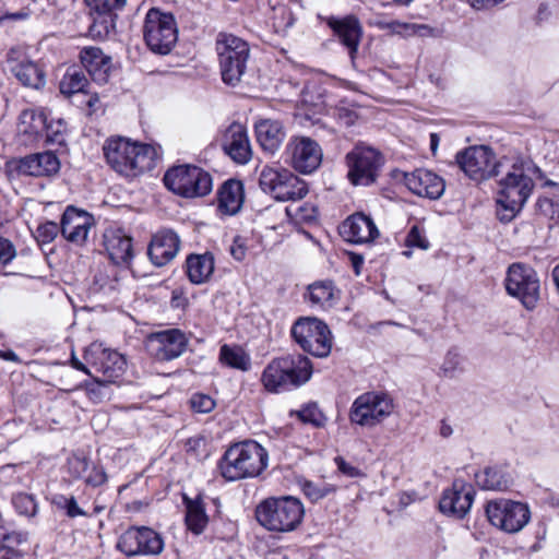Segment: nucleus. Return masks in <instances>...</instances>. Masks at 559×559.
Returning <instances> with one entry per match:
<instances>
[{"label":"nucleus","instance_id":"nucleus-1","mask_svg":"<svg viewBox=\"0 0 559 559\" xmlns=\"http://www.w3.org/2000/svg\"><path fill=\"white\" fill-rule=\"evenodd\" d=\"M530 164L522 160L509 164L506 159L503 177L499 180V192L497 204L499 209L497 215L501 222L508 223L522 210L530 198L534 182L527 175Z\"/></svg>","mask_w":559,"mask_h":559},{"label":"nucleus","instance_id":"nucleus-2","mask_svg":"<svg viewBox=\"0 0 559 559\" xmlns=\"http://www.w3.org/2000/svg\"><path fill=\"white\" fill-rule=\"evenodd\" d=\"M269 463L267 451L254 440L231 444L219 460L217 467L228 481L259 476Z\"/></svg>","mask_w":559,"mask_h":559},{"label":"nucleus","instance_id":"nucleus-3","mask_svg":"<svg viewBox=\"0 0 559 559\" xmlns=\"http://www.w3.org/2000/svg\"><path fill=\"white\" fill-rule=\"evenodd\" d=\"M109 166L126 177H136L155 165L156 148L124 138L108 139L103 147Z\"/></svg>","mask_w":559,"mask_h":559},{"label":"nucleus","instance_id":"nucleus-4","mask_svg":"<svg viewBox=\"0 0 559 559\" xmlns=\"http://www.w3.org/2000/svg\"><path fill=\"white\" fill-rule=\"evenodd\" d=\"M312 364L301 354L272 359L262 372L261 381L266 391L278 393L298 388L310 380Z\"/></svg>","mask_w":559,"mask_h":559},{"label":"nucleus","instance_id":"nucleus-5","mask_svg":"<svg viewBox=\"0 0 559 559\" xmlns=\"http://www.w3.org/2000/svg\"><path fill=\"white\" fill-rule=\"evenodd\" d=\"M255 519L265 530L274 533H288L301 524L305 508L301 501L292 496L266 498L255 507Z\"/></svg>","mask_w":559,"mask_h":559},{"label":"nucleus","instance_id":"nucleus-6","mask_svg":"<svg viewBox=\"0 0 559 559\" xmlns=\"http://www.w3.org/2000/svg\"><path fill=\"white\" fill-rule=\"evenodd\" d=\"M222 81L236 86L246 73L250 48L242 38L228 33H219L215 40Z\"/></svg>","mask_w":559,"mask_h":559},{"label":"nucleus","instance_id":"nucleus-7","mask_svg":"<svg viewBox=\"0 0 559 559\" xmlns=\"http://www.w3.org/2000/svg\"><path fill=\"white\" fill-rule=\"evenodd\" d=\"M260 188L276 201H298L308 193L307 183L283 167L264 166L259 176Z\"/></svg>","mask_w":559,"mask_h":559},{"label":"nucleus","instance_id":"nucleus-8","mask_svg":"<svg viewBox=\"0 0 559 559\" xmlns=\"http://www.w3.org/2000/svg\"><path fill=\"white\" fill-rule=\"evenodd\" d=\"M143 37L148 49L157 55H168L178 39L175 17L158 9H151L145 15Z\"/></svg>","mask_w":559,"mask_h":559},{"label":"nucleus","instance_id":"nucleus-9","mask_svg":"<svg viewBox=\"0 0 559 559\" xmlns=\"http://www.w3.org/2000/svg\"><path fill=\"white\" fill-rule=\"evenodd\" d=\"M455 162L460 169L475 181L499 176L506 168V159L497 162L492 150L485 145L469 146L457 152Z\"/></svg>","mask_w":559,"mask_h":559},{"label":"nucleus","instance_id":"nucleus-10","mask_svg":"<svg viewBox=\"0 0 559 559\" xmlns=\"http://www.w3.org/2000/svg\"><path fill=\"white\" fill-rule=\"evenodd\" d=\"M292 336L304 352L323 358L332 348V335L329 326L317 318H300L292 326Z\"/></svg>","mask_w":559,"mask_h":559},{"label":"nucleus","instance_id":"nucleus-11","mask_svg":"<svg viewBox=\"0 0 559 559\" xmlns=\"http://www.w3.org/2000/svg\"><path fill=\"white\" fill-rule=\"evenodd\" d=\"M393 409V400L388 394L366 392L353 402L349 420L362 428H373L383 423Z\"/></svg>","mask_w":559,"mask_h":559},{"label":"nucleus","instance_id":"nucleus-12","mask_svg":"<svg viewBox=\"0 0 559 559\" xmlns=\"http://www.w3.org/2000/svg\"><path fill=\"white\" fill-rule=\"evenodd\" d=\"M163 180L168 190L180 197H203L210 192V175L197 166H174L166 171Z\"/></svg>","mask_w":559,"mask_h":559},{"label":"nucleus","instance_id":"nucleus-13","mask_svg":"<svg viewBox=\"0 0 559 559\" xmlns=\"http://www.w3.org/2000/svg\"><path fill=\"white\" fill-rule=\"evenodd\" d=\"M507 293L518 298L528 310L536 307L540 295V281L537 272L530 265L513 263L506 277Z\"/></svg>","mask_w":559,"mask_h":559},{"label":"nucleus","instance_id":"nucleus-14","mask_svg":"<svg viewBox=\"0 0 559 559\" xmlns=\"http://www.w3.org/2000/svg\"><path fill=\"white\" fill-rule=\"evenodd\" d=\"M348 167L347 177L355 186H369L373 183L383 165L382 154L369 146H355L346 154Z\"/></svg>","mask_w":559,"mask_h":559},{"label":"nucleus","instance_id":"nucleus-15","mask_svg":"<svg viewBox=\"0 0 559 559\" xmlns=\"http://www.w3.org/2000/svg\"><path fill=\"white\" fill-rule=\"evenodd\" d=\"M488 521L507 533H518L531 519L527 504L507 499L491 500L486 506Z\"/></svg>","mask_w":559,"mask_h":559},{"label":"nucleus","instance_id":"nucleus-16","mask_svg":"<svg viewBox=\"0 0 559 559\" xmlns=\"http://www.w3.org/2000/svg\"><path fill=\"white\" fill-rule=\"evenodd\" d=\"M117 549L128 557L156 556L164 549L162 536L147 526H131L118 538Z\"/></svg>","mask_w":559,"mask_h":559},{"label":"nucleus","instance_id":"nucleus-17","mask_svg":"<svg viewBox=\"0 0 559 559\" xmlns=\"http://www.w3.org/2000/svg\"><path fill=\"white\" fill-rule=\"evenodd\" d=\"M85 360L96 370L102 373L97 378L98 382L114 383L126 371V359L116 350L103 348L102 344H91L84 354Z\"/></svg>","mask_w":559,"mask_h":559},{"label":"nucleus","instance_id":"nucleus-18","mask_svg":"<svg viewBox=\"0 0 559 559\" xmlns=\"http://www.w3.org/2000/svg\"><path fill=\"white\" fill-rule=\"evenodd\" d=\"M188 345V340L179 329H168L148 335L146 349L158 361H170L180 357Z\"/></svg>","mask_w":559,"mask_h":559},{"label":"nucleus","instance_id":"nucleus-19","mask_svg":"<svg viewBox=\"0 0 559 559\" xmlns=\"http://www.w3.org/2000/svg\"><path fill=\"white\" fill-rule=\"evenodd\" d=\"M292 167L301 174H311L322 162L320 145L308 136H293L286 146Z\"/></svg>","mask_w":559,"mask_h":559},{"label":"nucleus","instance_id":"nucleus-20","mask_svg":"<svg viewBox=\"0 0 559 559\" xmlns=\"http://www.w3.org/2000/svg\"><path fill=\"white\" fill-rule=\"evenodd\" d=\"M221 146L223 152L238 165H246L252 158L247 129L239 122H233L224 130Z\"/></svg>","mask_w":559,"mask_h":559},{"label":"nucleus","instance_id":"nucleus-21","mask_svg":"<svg viewBox=\"0 0 559 559\" xmlns=\"http://www.w3.org/2000/svg\"><path fill=\"white\" fill-rule=\"evenodd\" d=\"M474 495L475 492L472 486L466 485L463 480L456 479L451 488L443 491L439 502V509L443 514L462 519L469 511Z\"/></svg>","mask_w":559,"mask_h":559},{"label":"nucleus","instance_id":"nucleus-22","mask_svg":"<svg viewBox=\"0 0 559 559\" xmlns=\"http://www.w3.org/2000/svg\"><path fill=\"white\" fill-rule=\"evenodd\" d=\"M325 23L333 31L338 41L346 47L354 62L362 36V26L359 20L353 14L344 17L332 15L325 19Z\"/></svg>","mask_w":559,"mask_h":559},{"label":"nucleus","instance_id":"nucleus-23","mask_svg":"<svg viewBox=\"0 0 559 559\" xmlns=\"http://www.w3.org/2000/svg\"><path fill=\"white\" fill-rule=\"evenodd\" d=\"M404 183L414 194L430 200L440 199L445 189V182L440 176L423 168L404 174Z\"/></svg>","mask_w":559,"mask_h":559},{"label":"nucleus","instance_id":"nucleus-24","mask_svg":"<svg viewBox=\"0 0 559 559\" xmlns=\"http://www.w3.org/2000/svg\"><path fill=\"white\" fill-rule=\"evenodd\" d=\"M180 239L171 229H162L151 239L147 254L156 266H164L169 263L178 253Z\"/></svg>","mask_w":559,"mask_h":559},{"label":"nucleus","instance_id":"nucleus-25","mask_svg":"<svg viewBox=\"0 0 559 559\" xmlns=\"http://www.w3.org/2000/svg\"><path fill=\"white\" fill-rule=\"evenodd\" d=\"M92 225V215L74 206H68L61 218L60 230L67 240L74 243H83Z\"/></svg>","mask_w":559,"mask_h":559},{"label":"nucleus","instance_id":"nucleus-26","mask_svg":"<svg viewBox=\"0 0 559 559\" xmlns=\"http://www.w3.org/2000/svg\"><path fill=\"white\" fill-rule=\"evenodd\" d=\"M341 235L353 243H368L379 237V229L370 216L355 213L343 222Z\"/></svg>","mask_w":559,"mask_h":559},{"label":"nucleus","instance_id":"nucleus-27","mask_svg":"<svg viewBox=\"0 0 559 559\" xmlns=\"http://www.w3.org/2000/svg\"><path fill=\"white\" fill-rule=\"evenodd\" d=\"M14 164L20 175L33 177L51 176L60 169V162L52 152L32 154Z\"/></svg>","mask_w":559,"mask_h":559},{"label":"nucleus","instance_id":"nucleus-28","mask_svg":"<svg viewBox=\"0 0 559 559\" xmlns=\"http://www.w3.org/2000/svg\"><path fill=\"white\" fill-rule=\"evenodd\" d=\"M104 247L117 265L128 264L133 258L132 238L121 228L109 227L105 230Z\"/></svg>","mask_w":559,"mask_h":559},{"label":"nucleus","instance_id":"nucleus-29","mask_svg":"<svg viewBox=\"0 0 559 559\" xmlns=\"http://www.w3.org/2000/svg\"><path fill=\"white\" fill-rule=\"evenodd\" d=\"M245 201V189L242 181L227 179L217 189V213L222 216H234L238 214Z\"/></svg>","mask_w":559,"mask_h":559},{"label":"nucleus","instance_id":"nucleus-30","mask_svg":"<svg viewBox=\"0 0 559 559\" xmlns=\"http://www.w3.org/2000/svg\"><path fill=\"white\" fill-rule=\"evenodd\" d=\"M17 51L11 50L8 55L10 71L26 87L40 88L45 85V73L39 66L27 58L15 57Z\"/></svg>","mask_w":559,"mask_h":559},{"label":"nucleus","instance_id":"nucleus-31","mask_svg":"<svg viewBox=\"0 0 559 559\" xmlns=\"http://www.w3.org/2000/svg\"><path fill=\"white\" fill-rule=\"evenodd\" d=\"M82 66L97 84L108 82L111 71V58L98 47L87 46L80 51Z\"/></svg>","mask_w":559,"mask_h":559},{"label":"nucleus","instance_id":"nucleus-32","mask_svg":"<svg viewBox=\"0 0 559 559\" xmlns=\"http://www.w3.org/2000/svg\"><path fill=\"white\" fill-rule=\"evenodd\" d=\"M255 138L261 148L274 154L285 139L284 126L280 120L261 119L254 124Z\"/></svg>","mask_w":559,"mask_h":559},{"label":"nucleus","instance_id":"nucleus-33","mask_svg":"<svg viewBox=\"0 0 559 559\" xmlns=\"http://www.w3.org/2000/svg\"><path fill=\"white\" fill-rule=\"evenodd\" d=\"M477 485L484 490L506 491L513 485V477L506 466L486 467L475 475Z\"/></svg>","mask_w":559,"mask_h":559},{"label":"nucleus","instance_id":"nucleus-34","mask_svg":"<svg viewBox=\"0 0 559 559\" xmlns=\"http://www.w3.org/2000/svg\"><path fill=\"white\" fill-rule=\"evenodd\" d=\"M19 133L24 136L23 142L31 144L44 136L46 129V115L34 109L23 110L20 115Z\"/></svg>","mask_w":559,"mask_h":559},{"label":"nucleus","instance_id":"nucleus-35","mask_svg":"<svg viewBox=\"0 0 559 559\" xmlns=\"http://www.w3.org/2000/svg\"><path fill=\"white\" fill-rule=\"evenodd\" d=\"M183 502L187 510L185 516L187 528L194 535H200L206 528L209 523L205 503L200 497L190 499L187 496H183Z\"/></svg>","mask_w":559,"mask_h":559},{"label":"nucleus","instance_id":"nucleus-36","mask_svg":"<svg viewBox=\"0 0 559 559\" xmlns=\"http://www.w3.org/2000/svg\"><path fill=\"white\" fill-rule=\"evenodd\" d=\"M218 360L223 366L241 371H248L251 367L250 355L238 345L224 344L219 349Z\"/></svg>","mask_w":559,"mask_h":559},{"label":"nucleus","instance_id":"nucleus-37","mask_svg":"<svg viewBox=\"0 0 559 559\" xmlns=\"http://www.w3.org/2000/svg\"><path fill=\"white\" fill-rule=\"evenodd\" d=\"M187 275L191 283L202 284L210 277V257L204 254H190L186 260Z\"/></svg>","mask_w":559,"mask_h":559},{"label":"nucleus","instance_id":"nucleus-38","mask_svg":"<svg viewBox=\"0 0 559 559\" xmlns=\"http://www.w3.org/2000/svg\"><path fill=\"white\" fill-rule=\"evenodd\" d=\"M87 85V79L84 73L76 68H70L60 81L59 87L61 94L71 97L80 93L86 94L87 91L85 88Z\"/></svg>","mask_w":559,"mask_h":559},{"label":"nucleus","instance_id":"nucleus-39","mask_svg":"<svg viewBox=\"0 0 559 559\" xmlns=\"http://www.w3.org/2000/svg\"><path fill=\"white\" fill-rule=\"evenodd\" d=\"M309 300L313 305L323 307L330 305L334 297V287L332 282H318L309 286Z\"/></svg>","mask_w":559,"mask_h":559},{"label":"nucleus","instance_id":"nucleus-40","mask_svg":"<svg viewBox=\"0 0 559 559\" xmlns=\"http://www.w3.org/2000/svg\"><path fill=\"white\" fill-rule=\"evenodd\" d=\"M290 415H296L302 423L311 424L314 427H323L326 421V417L316 403H308L300 409L293 411Z\"/></svg>","mask_w":559,"mask_h":559},{"label":"nucleus","instance_id":"nucleus-41","mask_svg":"<svg viewBox=\"0 0 559 559\" xmlns=\"http://www.w3.org/2000/svg\"><path fill=\"white\" fill-rule=\"evenodd\" d=\"M464 359L455 349H450L441 365V373L445 378H455L464 371Z\"/></svg>","mask_w":559,"mask_h":559},{"label":"nucleus","instance_id":"nucleus-42","mask_svg":"<svg viewBox=\"0 0 559 559\" xmlns=\"http://www.w3.org/2000/svg\"><path fill=\"white\" fill-rule=\"evenodd\" d=\"M23 540V535L20 533L12 532L7 534L2 539L0 559H22L23 552L15 549L14 546L20 545Z\"/></svg>","mask_w":559,"mask_h":559},{"label":"nucleus","instance_id":"nucleus-43","mask_svg":"<svg viewBox=\"0 0 559 559\" xmlns=\"http://www.w3.org/2000/svg\"><path fill=\"white\" fill-rule=\"evenodd\" d=\"M64 131L66 126L61 119L50 122L46 120V129L44 131L43 139H45L47 144L61 145L64 143Z\"/></svg>","mask_w":559,"mask_h":559},{"label":"nucleus","instance_id":"nucleus-44","mask_svg":"<svg viewBox=\"0 0 559 559\" xmlns=\"http://www.w3.org/2000/svg\"><path fill=\"white\" fill-rule=\"evenodd\" d=\"M12 502L20 514L34 516L37 513V503L32 495L19 492L13 496Z\"/></svg>","mask_w":559,"mask_h":559},{"label":"nucleus","instance_id":"nucleus-45","mask_svg":"<svg viewBox=\"0 0 559 559\" xmlns=\"http://www.w3.org/2000/svg\"><path fill=\"white\" fill-rule=\"evenodd\" d=\"M536 206L539 214L551 221L559 222V200L542 197L538 199Z\"/></svg>","mask_w":559,"mask_h":559},{"label":"nucleus","instance_id":"nucleus-46","mask_svg":"<svg viewBox=\"0 0 559 559\" xmlns=\"http://www.w3.org/2000/svg\"><path fill=\"white\" fill-rule=\"evenodd\" d=\"M405 246L408 248H418L427 250L430 246L428 239L425 236V231L418 225L412 226L405 238Z\"/></svg>","mask_w":559,"mask_h":559},{"label":"nucleus","instance_id":"nucleus-47","mask_svg":"<svg viewBox=\"0 0 559 559\" xmlns=\"http://www.w3.org/2000/svg\"><path fill=\"white\" fill-rule=\"evenodd\" d=\"M111 25L112 20L110 16L99 14V16L94 19L93 23L91 24L88 33L94 38H104L108 35Z\"/></svg>","mask_w":559,"mask_h":559},{"label":"nucleus","instance_id":"nucleus-48","mask_svg":"<svg viewBox=\"0 0 559 559\" xmlns=\"http://www.w3.org/2000/svg\"><path fill=\"white\" fill-rule=\"evenodd\" d=\"M86 4L99 14H107L114 10L121 9L126 0H84Z\"/></svg>","mask_w":559,"mask_h":559},{"label":"nucleus","instance_id":"nucleus-49","mask_svg":"<svg viewBox=\"0 0 559 559\" xmlns=\"http://www.w3.org/2000/svg\"><path fill=\"white\" fill-rule=\"evenodd\" d=\"M90 468V462L84 456L74 455L68 460L69 473L74 478H83Z\"/></svg>","mask_w":559,"mask_h":559},{"label":"nucleus","instance_id":"nucleus-50","mask_svg":"<svg viewBox=\"0 0 559 559\" xmlns=\"http://www.w3.org/2000/svg\"><path fill=\"white\" fill-rule=\"evenodd\" d=\"M426 28L425 25H418L413 23H404L396 20L390 21L389 31L393 34L399 35H414L419 32V29Z\"/></svg>","mask_w":559,"mask_h":559},{"label":"nucleus","instance_id":"nucleus-51","mask_svg":"<svg viewBox=\"0 0 559 559\" xmlns=\"http://www.w3.org/2000/svg\"><path fill=\"white\" fill-rule=\"evenodd\" d=\"M248 249V239L238 235L234 238L229 252L236 261L241 262L245 260Z\"/></svg>","mask_w":559,"mask_h":559},{"label":"nucleus","instance_id":"nucleus-52","mask_svg":"<svg viewBox=\"0 0 559 559\" xmlns=\"http://www.w3.org/2000/svg\"><path fill=\"white\" fill-rule=\"evenodd\" d=\"M59 229L60 227L58 226V224L53 222H46L45 224L38 226L37 237L43 242H50L57 237Z\"/></svg>","mask_w":559,"mask_h":559},{"label":"nucleus","instance_id":"nucleus-53","mask_svg":"<svg viewBox=\"0 0 559 559\" xmlns=\"http://www.w3.org/2000/svg\"><path fill=\"white\" fill-rule=\"evenodd\" d=\"M16 257L14 245L7 238L0 236V263L5 265Z\"/></svg>","mask_w":559,"mask_h":559},{"label":"nucleus","instance_id":"nucleus-54","mask_svg":"<svg viewBox=\"0 0 559 559\" xmlns=\"http://www.w3.org/2000/svg\"><path fill=\"white\" fill-rule=\"evenodd\" d=\"M191 408L197 413L210 412V396L206 394L195 393L190 399Z\"/></svg>","mask_w":559,"mask_h":559},{"label":"nucleus","instance_id":"nucleus-55","mask_svg":"<svg viewBox=\"0 0 559 559\" xmlns=\"http://www.w3.org/2000/svg\"><path fill=\"white\" fill-rule=\"evenodd\" d=\"M107 480V475L103 467L93 465L92 471L85 477V483L93 487L103 485Z\"/></svg>","mask_w":559,"mask_h":559},{"label":"nucleus","instance_id":"nucleus-56","mask_svg":"<svg viewBox=\"0 0 559 559\" xmlns=\"http://www.w3.org/2000/svg\"><path fill=\"white\" fill-rule=\"evenodd\" d=\"M64 512L69 518L72 519L76 516H87V513L79 507L76 499L73 496L69 497Z\"/></svg>","mask_w":559,"mask_h":559},{"label":"nucleus","instance_id":"nucleus-57","mask_svg":"<svg viewBox=\"0 0 559 559\" xmlns=\"http://www.w3.org/2000/svg\"><path fill=\"white\" fill-rule=\"evenodd\" d=\"M302 490H304L305 495L311 501H314V502L322 499L325 496V491L323 489L316 487L312 483H306Z\"/></svg>","mask_w":559,"mask_h":559},{"label":"nucleus","instance_id":"nucleus-58","mask_svg":"<svg viewBox=\"0 0 559 559\" xmlns=\"http://www.w3.org/2000/svg\"><path fill=\"white\" fill-rule=\"evenodd\" d=\"M335 463L338 467V469L349 476V477H356L358 476L360 473H359V469L350 464H348L343 457L341 456H337L335 457Z\"/></svg>","mask_w":559,"mask_h":559},{"label":"nucleus","instance_id":"nucleus-59","mask_svg":"<svg viewBox=\"0 0 559 559\" xmlns=\"http://www.w3.org/2000/svg\"><path fill=\"white\" fill-rule=\"evenodd\" d=\"M503 1L504 0H466V2L473 9L478 10V11L492 9Z\"/></svg>","mask_w":559,"mask_h":559},{"label":"nucleus","instance_id":"nucleus-60","mask_svg":"<svg viewBox=\"0 0 559 559\" xmlns=\"http://www.w3.org/2000/svg\"><path fill=\"white\" fill-rule=\"evenodd\" d=\"M95 382H96L97 385L96 386H90L87 389V394H88L90 399L93 402L98 403L104 397V394L102 392V386L105 385L106 383L105 382H98L97 378H95Z\"/></svg>","mask_w":559,"mask_h":559},{"label":"nucleus","instance_id":"nucleus-61","mask_svg":"<svg viewBox=\"0 0 559 559\" xmlns=\"http://www.w3.org/2000/svg\"><path fill=\"white\" fill-rule=\"evenodd\" d=\"M187 304L186 298L182 296V293L179 290H174L171 296V306L174 308H183Z\"/></svg>","mask_w":559,"mask_h":559},{"label":"nucleus","instance_id":"nucleus-62","mask_svg":"<svg viewBox=\"0 0 559 559\" xmlns=\"http://www.w3.org/2000/svg\"><path fill=\"white\" fill-rule=\"evenodd\" d=\"M28 16L25 12H15V13H9L0 16V25H2L7 21H17V20H25Z\"/></svg>","mask_w":559,"mask_h":559},{"label":"nucleus","instance_id":"nucleus-63","mask_svg":"<svg viewBox=\"0 0 559 559\" xmlns=\"http://www.w3.org/2000/svg\"><path fill=\"white\" fill-rule=\"evenodd\" d=\"M69 501V497L68 496H64V495H56L53 496L52 498V504L58 509V510H62L64 511L66 510V506Z\"/></svg>","mask_w":559,"mask_h":559},{"label":"nucleus","instance_id":"nucleus-64","mask_svg":"<svg viewBox=\"0 0 559 559\" xmlns=\"http://www.w3.org/2000/svg\"><path fill=\"white\" fill-rule=\"evenodd\" d=\"M349 258L356 275H359L360 269L364 264V258L356 253H350Z\"/></svg>","mask_w":559,"mask_h":559}]
</instances>
